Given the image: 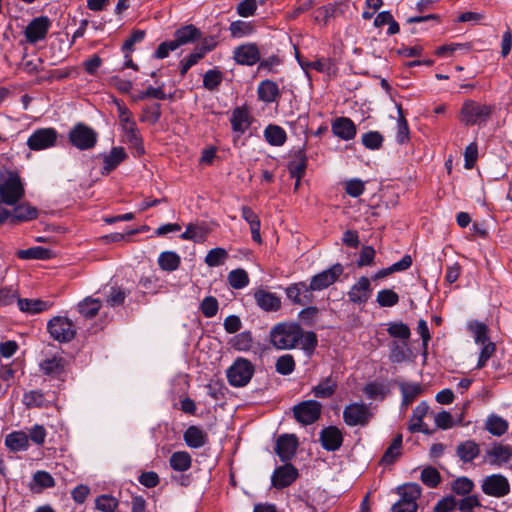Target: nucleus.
<instances>
[{
	"instance_id": "nucleus-1",
	"label": "nucleus",
	"mask_w": 512,
	"mask_h": 512,
	"mask_svg": "<svg viewBox=\"0 0 512 512\" xmlns=\"http://www.w3.org/2000/svg\"><path fill=\"white\" fill-rule=\"evenodd\" d=\"M272 345L281 350L300 346L307 353H312L317 344V336L312 331L304 332L296 322H283L275 325L270 331Z\"/></svg>"
},
{
	"instance_id": "nucleus-34",
	"label": "nucleus",
	"mask_w": 512,
	"mask_h": 512,
	"mask_svg": "<svg viewBox=\"0 0 512 512\" xmlns=\"http://www.w3.org/2000/svg\"><path fill=\"white\" fill-rule=\"evenodd\" d=\"M306 155L303 150H298L294 153L293 160L289 163V172L291 177L300 180L306 170Z\"/></svg>"
},
{
	"instance_id": "nucleus-40",
	"label": "nucleus",
	"mask_w": 512,
	"mask_h": 512,
	"mask_svg": "<svg viewBox=\"0 0 512 512\" xmlns=\"http://www.w3.org/2000/svg\"><path fill=\"white\" fill-rule=\"evenodd\" d=\"M402 434L398 433L393 439L390 446L385 451L381 462L384 464H392L401 454L402 447Z\"/></svg>"
},
{
	"instance_id": "nucleus-43",
	"label": "nucleus",
	"mask_w": 512,
	"mask_h": 512,
	"mask_svg": "<svg viewBox=\"0 0 512 512\" xmlns=\"http://www.w3.org/2000/svg\"><path fill=\"white\" fill-rule=\"evenodd\" d=\"M101 302L98 299L86 298L79 303V312L86 318H93L100 310Z\"/></svg>"
},
{
	"instance_id": "nucleus-42",
	"label": "nucleus",
	"mask_w": 512,
	"mask_h": 512,
	"mask_svg": "<svg viewBox=\"0 0 512 512\" xmlns=\"http://www.w3.org/2000/svg\"><path fill=\"white\" fill-rule=\"evenodd\" d=\"M180 257L172 251H165L159 255L158 264L162 270L174 271L180 265Z\"/></svg>"
},
{
	"instance_id": "nucleus-32",
	"label": "nucleus",
	"mask_w": 512,
	"mask_h": 512,
	"mask_svg": "<svg viewBox=\"0 0 512 512\" xmlns=\"http://www.w3.org/2000/svg\"><path fill=\"white\" fill-rule=\"evenodd\" d=\"M241 211H242L243 219L250 226L252 239L257 243H261V241H262L261 235H260L261 224H260L258 215L256 213H254V211L248 206H243Z\"/></svg>"
},
{
	"instance_id": "nucleus-7",
	"label": "nucleus",
	"mask_w": 512,
	"mask_h": 512,
	"mask_svg": "<svg viewBox=\"0 0 512 512\" xmlns=\"http://www.w3.org/2000/svg\"><path fill=\"white\" fill-rule=\"evenodd\" d=\"M373 413L370 408L364 403H351L343 410V420L348 426H366Z\"/></svg>"
},
{
	"instance_id": "nucleus-46",
	"label": "nucleus",
	"mask_w": 512,
	"mask_h": 512,
	"mask_svg": "<svg viewBox=\"0 0 512 512\" xmlns=\"http://www.w3.org/2000/svg\"><path fill=\"white\" fill-rule=\"evenodd\" d=\"M228 282L234 289H242L249 283V277L244 269H235L229 272Z\"/></svg>"
},
{
	"instance_id": "nucleus-20",
	"label": "nucleus",
	"mask_w": 512,
	"mask_h": 512,
	"mask_svg": "<svg viewBox=\"0 0 512 512\" xmlns=\"http://www.w3.org/2000/svg\"><path fill=\"white\" fill-rule=\"evenodd\" d=\"M511 449L498 443L493 444L485 453L484 461L491 465H502L511 457Z\"/></svg>"
},
{
	"instance_id": "nucleus-63",
	"label": "nucleus",
	"mask_w": 512,
	"mask_h": 512,
	"mask_svg": "<svg viewBox=\"0 0 512 512\" xmlns=\"http://www.w3.org/2000/svg\"><path fill=\"white\" fill-rule=\"evenodd\" d=\"M34 482L41 488H51L55 486V480L50 473L39 470L33 475Z\"/></svg>"
},
{
	"instance_id": "nucleus-39",
	"label": "nucleus",
	"mask_w": 512,
	"mask_h": 512,
	"mask_svg": "<svg viewBox=\"0 0 512 512\" xmlns=\"http://www.w3.org/2000/svg\"><path fill=\"white\" fill-rule=\"evenodd\" d=\"M191 462V456L186 451L174 452L169 459L171 468L180 472L188 470L191 467Z\"/></svg>"
},
{
	"instance_id": "nucleus-15",
	"label": "nucleus",
	"mask_w": 512,
	"mask_h": 512,
	"mask_svg": "<svg viewBox=\"0 0 512 512\" xmlns=\"http://www.w3.org/2000/svg\"><path fill=\"white\" fill-rule=\"evenodd\" d=\"M287 298L296 305L310 304L314 300L313 289L310 284L298 282L291 284L285 289Z\"/></svg>"
},
{
	"instance_id": "nucleus-55",
	"label": "nucleus",
	"mask_w": 512,
	"mask_h": 512,
	"mask_svg": "<svg viewBox=\"0 0 512 512\" xmlns=\"http://www.w3.org/2000/svg\"><path fill=\"white\" fill-rule=\"evenodd\" d=\"M160 117L161 105L159 103H154L143 108V116L140 118V121L156 124L160 120Z\"/></svg>"
},
{
	"instance_id": "nucleus-24",
	"label": "nucleus",
	"mask_w": 512,
	"mask_h": 512,
	"mask_svg": "<svg viewBox=\"0 0 512 512\" xmlns=\"http://www.w3.org/2000/svg\"><path fill=\"white\" fill-rule=\"evenodd\" d=\"M185 443L191 448H200L208 442L207 434L198 426H190L183 435Z\"/></svg>"
},
{
	"instance_id": "nucleus-44",
	"label": "nucleus",
	"mask_w": 512,
	"mask_h": 512,
	"mask_svg": "<svg viewBox=\"0 0 512 512\" xmlns=\"http://www.w3.org/2000/svg\"><path fill=\"white\" fill-rule=\"evenodd\" d=\"M388 334L393 338L407 341L411 336L410 328L403 322H390L387 328Z\"/></svg>"
},
{
	"instance_id": "nucleus-35",
	"label": "nucleus",
	"mask_w": 512,
	"mask_h": 512,
	"mask_svg": "<svg viewBox=\"0 0 512 512\" xmlns=\"http://www.w3.org/2000/svg\"><path fill=\"white\" fill-rule=\"evenodd\" d=\"M265 140L272 146H282L286 139V132L278 125H269L264 130Z\"/></svg>"
},
{
	"instance_id": "nucleus-59",
	"label": "nucleus",
	"mask_w": 512,
	"mask_h": 512,
	"mask_svg": "<svg viewBox=\"0 0 512 512\" xmlns=\"http://www.w3.org/2000/svg\"><path fill=\"white\" fill-rule=\"evenodd\" d=\"M469 330L473 333L476 343H488L487 326L483 323L474 321L469 324Z\"/></svg>"
},
{
	"instance_id": "nucleus-58",
	"label": "nucleus",
	"mask_w": 512,
	"mask_h": 512,
	"mask_svg": "<svg viewBox=\"0 0 512 512\" xmlns=\"http://www.w3.org/2000/svg\"><path fill=\"white\" fill-rule=\"evenodd\" d=\"M218 307V301L213 296L205 297L200 304V310L202 314L207 318L214 317L218 312Z\"/></svg>"
},
{
	"instance_id": "nucleus-52",
	"label": "nucleus",
	"mask_w": 512,
	"mask_h": 512,
	"mask_svg": "<svg viewBox=\"0 0 512 512\" xmlns=\"http://www.w3.org/2000/svg\"><path fill=\"white\" fill-rule=\"evenodd\" d=\"M420 478L425 485L431 488L436 487L441 480V476L438 470L431 466L425 467L422 470Z\"/></svg>"
},
{
	"instance_id": "nucleus-45",
	"label": "nucleus",
	"mask_w": 512,
	"mask_h": 512,
	"mask_svg": "<svg viewBox=\"0 0 512 512\" xmlns=\"http://www.w3.org/2000/svg\"><path fill=\"white\" fill-rule=\"evenodd\" d=\"M207 230L198 225H188L186 230L180 235L184 240H192L194 242H203L207 237Z\"/></svg>"
},
{
	"instance_id": "nucleus-8",
	"label": "nucleus",
	"mask_w": 512,
	"mask_h": 512,
	"mask_svg": "<svg viewBox=\"0 0 512 512\" xmlns=\"http://www.w3.org/2000/svg\"><path fill=\"white\" fill-rule=\"evenodd\" d=\"M58 132L54 128H39L27 139L30 150L40 151L53 147L56 144Z\"/></svg>"
},
{
	"instance_id": "nucleus-26",
	"label": "nucleus",
	"mask_w": 512,
	"mask_h": 512,
	"mask_svg": "<svg viewBox=\"0 0 512 512\" xmlns=\"http://www.w3.org/2000/svg\"><path fill=\"white\" fill-rule=\"evenodd\" d=\"M17 304L22 312L29 314H37L46 311L52 306V302L49 301L27 298H19Z\"/></svg>"
},
{
	"instance_id": "nucleus-21",
	"label": "nucleus",
	"mask_w": 512,
	"mask_h": 512,
	"mask_svg": "<svg viewBox=\"0 0 512 512\" xmlns=\"http://www.w3.org/2000/svg\"><path fill=\"white\" fill-rule=\"evenodd\" d=\"M332 132L343 140H351L356 135V126L353 121L346 117H340L333 121Z\"/></svg>"
},
{
	"instance_id": "nucleus-38",
	"label": "nucleus",
	"mask_w": 512,
	"mask_h": 512,
	"mask_svg": "<svg viewBox=\"0 0 512 512\" xmlns=\"http://www.w3.org/2000/svg\"><path fill=\"white\" fill-rule=\"evenodd\" d=\"M422 489L417 483H407L401 487H398V493L400 500L417 504V500L421 496Z\"/></svg>"
},
{
	"instance_id": "nucleus-54",
	"label": "nucleus",
	"mask_w": 512,
	"mask_h": 512,
	"mask_svg": "<svg viewBox=\"0 0 512 512\" xmlns=\"http://www.w3.org/2000/svg\"><path fill=\"white\" fill-rule=\"evenodd\" d=\"M383 140V136L378 131H369L362 135V144L370 150L379 149Z\"/></svg>"
},
{
	"instance_id": "nucleus-25",
	"label": "nucleus",
	"mask_w": 512,
	"mask_h": 512,
	"mask_svg": "<svg viewBox=\"0 0 512 512\" xmlns=\"http://www.w3.org/2000/svg\"><path fill=\"white\" fill-rule=\"evenodd\" d=\"M479 453V445L473 440L461 442L456 448V455L464 463L472 462L478 457Z\"/></svg>"
},
{
	"instance_id": "nucleus-10",
	"label": "nucleus",
	"mask_w": 512,
	"mask_h": 512,
	"mask_svg": "<svg viewBox=\"0 0 512 512\" xmlns=\"http://www.w3.org/2000/svg\"><path fill=\"white\" fill-rule=\"evenodd\" d=\"M344 268L340 263H336L330 268L314 275L310 281V289L321 291L334 284L343 274Z\"/></svg>"
},
{
	"instance_id": "nucleus-30",
	"label": "nucleus",
	"mask_w": 512,
	"mask_h": 512,
	"mask_svg": "<svg viewBox=\"0 0 512 512\" xmlns=\"http://www.w3.org/2000/svg\"><path fill=\"white\" fill-rule=\"evenodd\" d=\"M200 35V31L195 26L186 25L175 32V38L172 41L179 48L181 45L194 42Z\"/></svg>"
},
{
	"instance_id": "nucleus-60",
	"label": "nucleus",
	"mask_w": 512,
	"mask_h": 512,
	"mask_svg": "<svg viewBox=\"0 0 512 512\" xmlns=\"http://www.w3.org/2000/svg\"><path fill=\"white\" fill-rule=\"evenodd\" d=\"M399 118H398V131L396 140L399 144H404L409 139V128L407 121L402 113L401 106H398Z\"/></svg>"
},
{
	"instance_id": "nucleus-31",
	"label": "nucleus",
	"mask_w": 512,
	"mask_h": 512,
	"mask_svg": "<svg viewBox=\"0 0 512 512\" xmlns=\"http://www.w3.org/2000/svg\"><path fill=\"white\" fill-rule=\"evenodd\" d=\"M233 131L243 133L250 126L249 112L245 107H237L233 110L230 119Z\"/></svg>"
},
{
	"instance_id": "nucleus-13",
	"label": "nucleus",
	"mask_w": 512,
	"mask_h": 512,
	"mask_svg": "<svg viewBox=\"0 0 512 512\" xmlns=\"http://www.w3.org/2000/svg\"><path fill=\"white\" fill-rule=\"evenodd\" d=\"M50 26L51 21L47 16L34 18L25 28L26 41L30 44H35L45 39Z\"/></svg>"
},
{
	"instance_id": "nucleus-11",
	"label": "nucleus",
	"mask_w": 512,
	"mask_h": 512,
	"mask_svg": "<svg viewBox=\"0 0 512 512\" xmlns=\"http://www.w3.org/2000/svg\"><path fill=\"white\" fill-rule=\"evenodd\" d=\"M481 488L486 495L502 497L509 493L510 484L506 477L500 474H493L483 479Z\"/></svg>"
},
{
	"instance_id": "nucleus-62",
	"label": "nucleus",
	"mask_w": 512,
	"mask_h": 512,
	"mask_svg": "<svg viewBox=\"0 0 512 512\" xmlns=\"http://www.w3.org/2000/svg\"><path fill=\"white\" fill-rule=\"evenodd\" d=\"M365 190V184L360 179H351L345 183V191L351 197H359Z\"/></svg>"
},
{
	"instance_id": "nucleus-3",
	"label": "nucleus",
	"mask_w": 512,
	"mask_h": 512,
	"mask_svg": "<svg viewBox=\"0 0 512 512\" xmlns=\"http://www.w3.org/2000/svg\"><path fill=\"white\" fill-rule=\"evenodd\" d=\"M254 372V365L249 360L239 357L227 369L226 376L231 386L244 387L250 382Z\"/></svg>"
},
{
	"instance_id": "nucleus-50",
	"label": "nucleus",
	"mask_w": 512,
	"mask_h": 512,
	"mask_svg": "<svg viewBox=\"0 0 512 512\" xmlns=\"http://www.w3.org/2000/svg\"><path fill=\"white\" fill-rule=\"evenodd\" d=\"M253 343L252 335L249 331H244L240 334H237L231 340V345L235 350L238 351H247L251 348Z\"/></svg>"
},
{
	"instance_id": "nucleus-28",
	"label": "nucleus",
	"mask_w": 512,
	"mask_h": 512,
	"mask_svg": "<svg viewBox=\"0 0 512 512\" xmlns=\"http://www.w3.org/2000/svg\"><path fill=\"white\" fill-rule=\"evenodd\" d=\"M258 98L266 103H272L280 96L278 85L271 80L260 82L258 89Z\"/></svg>"
},
{
	"instance_id": "nucleus-36",
	"label": "nucleus",
	"mask_w": 512,
	"mask_h": 512,
	"mask_svg": "<svg viewBox=\"0 0 512 512\" xmlns=\"http://www.w3.org/2000/svg\"><path fill=\"white\" fill-rule=\"evenodd\" d=\"M399 389L402 394V405H410L422 392V388L418 383L401 382Z\"/></svg>"
},
{
	"instance_id": "nucleus-5",
	"label": "nucleus",
	"mask_w": 512,
	"mask_h": 512,
	"mask_svg": "<svg viewBox=\"0 0 512 512\" xmlns=\"http://www.w3.org/2000/svg\"><path fill=\"white\" fill-rule=\"evenodd\" d=\"M24 195V187L16 174H10L0 183V200L6 205L16 204Z\"/></svg>"
},
{
	"instance_id": "nucleus-29",
	"label": "nucleus",
	"mask_w": 512,
	"mask_h": 512,
	"mask_svg": "<svg viewBox=\"0 0 512 512\" xmlns=\"http://www.w3.org/2000/svg\"><path fill=\"white\" fill-rule=\"evenodd\" d=\"M127 158V154L122 147H113L109 154L104 156V167L102 174H108L114 170L122 161Z\"/></svg>"
},
{
	"instance_id": "nucleus-2",
	"label": "nucleus",
	"mask_w": 512,
	"mask_h": 512,
	"mask_svg": "<svg viewBox=\"0 0 512 512\" xmlns=\"http://www.w3.org/2000/svg\"><path fill=\"white\" fill-rule=\"evenodd\" d=\"M493 111L492 105L468 99L462 104L458 118L467 126L482 125L489 120Z\"/></svg>"
},
{
	"instance_id": "nucleus-17",
	"label": "nucleus",
	"mask_w": 512,
	"mask_h": 512,
	"mask_svg": "<svg viewBox=\"0 0 512 512\" xmlns=\"http://www.w3.org/2000/svg\"><path fill=\"white\" fill-rule=\"evenodd\" d=\"M372 294L370 280L363 276L348 291L349 301L354 304H364Z\"/></svg>"
},
{
	"instance_id": "nucleus-12",
	"label": "nucleus",
	"mask_w": 512,
	"mask_h": 512,
	"mask_svg": "<svg viewBox=\"0 0 512 512\" xmlns=\"http://www.w3.org/2000/svg\"><path fill=\"white\" fill-rule=\"evenodd\" d=\"M120 127L122 131V141L134 148L138 156L144 154L143 139L134 119L124 120L123 123H120Z\"/></svg>"
},
{
	"instance_id": "nucleus-4",
	"label": "nucleus",
	"mask_w": 512,
	"mask_h": 512,
	"mask_svg": "<svg viewBox=\"0 0 512 512\" xmlns=\"http://www.w3.org/2000/svg\"><path fill=\"white\" fill-rule=\"evenodd\" d=\"M47 331L53 340L68 343L75 338L76 326L67 317L55 316L47 322Z\"/></svg>"
},
{
	"instance_id": "nucleus-64",
	"label": "nucleus",
	"mask_w": 512,
	"mask_h": 512,
	"mask_svg": "<svg viewBox=\"0 0 512 512\" xmlns=\"http://www.w3.org/2000/svg\"><path fill=\"white\" fill-rule=\"evenodd\" d=\"M457 507V501L453 496H447L439 500L433 508V512H451Z\"/></svg>"
},
{
	"instance_id": "nucleus-41",
	"label": "nucleus",
	"mask_w": 512,
	"mask_h": 512,
	"mask_svg": "<svg viewBox=\"0 0 512 512\" xmlns=\"http://www.w3.org/2000/svg\"><path fill=\"white\" fill-rule=\"evenodd\" d=\"M17 256L20 259H38V260H45L49 259L52 256L51 250L47 248H43L40 246L31 247L25 250H19L17 252Z\"/></svg>"
},
{
	"instance_id": "nucleus-53",
	"label": "nucleus",
	"mask_w": 512,
	"mask_h": 512,
	"mask_svg": "<svg viewBox=\"0 0 512 512\" xmlns=\"http://www.w3.org/2000/svg\"><path fill=\"white\" fill-rule=\"evenodd\" d=\"M399 302V296L391 289H383L377 294V303L381 307H392Z\"/></svg>"
},
{
	"instance_id": "nucleus-23",
	"label": "nucleus",
	"mask_w": 512,
	"mask_h": 512,
	"mask_svg": "<svg viewBox=\"0 0 512 512\" xmlns=\"http://www.w3.org/2000/svg\"><path fill=\"white\" fill-rule=\"evenodd\" d=\"M257 305L265 311H277L281 306V301L274 293L265 290H258L254 293Z\"/></svg>"
},
{
	"instance_id": "nucleus-6",
	"label": "nucleus",
	"mask_w": 512,
	"mask_h": 512,
	"mask_svg": "<svg viewBox=\"0 0 512 512\" xmlns=\"http://www.w3.org/2000/svg\"><path fill=\"white\" fill-rule=\"evenodd\" d=\"M97 133L89 126L79 123L69 132V141L79 150L93 148L97 142Z\"/></svg>"
},
{
	"instance_id": "nucleus-51",
	"label": "nucleus",
	"mask_w": 512,
	"mask_h": 512,
	"mask_svg": "<svg viewBox=\"0 0 512 512\" xmlns=\"http://www.w3.org/2000/svg\"><path fill=\"white\" fill-rule=\"evenodd\" d=\"M276 371L282 375H289L295 369V361L292 355L285 354L280 356L275 365Z\"/></svg>"
},
{
	"instance_id": "nucleus-61",
	"label": "nucleus",
	"mask_w": 512,
	"mask_h": 512,
	"mask_svg": "<svg viewBox=\"0 0 512 512\" xmlns=\"http://www.w3.org/2000/svg\"><path fill=\"white\" fill-rule=\"evenodd\" d=\"M45 401L44 394L39 390H32L24 394L23 403L27 407H40Z\"/></svg>"
},
{
	"instance_id": "nucleus-9",
	"label": "nucleus",
	"mask_w": 512,
	"mask_h": 512,
	"mask_svg": "<svg viewBox=\"0 0 512 512\" xmlns=\"http://www.w3.org/2000/svg\"><path fill=\"white\" fill-rule=\"evenodd\" d=\"M322 406L318 401L306 400L293 407L296 420L303 425L316 422L321 415Z\"/></svg>"
},
{
	"instance_id": "nucleus-14",
	"label": "nucleus",
	"mask_w": 512,
	"mask_h": 512,
	"mask_svg": "<svg viewBox=\"0 0 512 512\" xmlns=\"http://www.w3.org/2000/svg\"><path fill=\"white\" fill-rule=\"evenodd\" d=\"M298 446V438L294 434H283L277 438L274 451L281 461L288 462L295 456Z\"/></svg>"
},
{
	"instance_id": "nucleus-48",
	"label": "nucleus",
	"mask_w": 512,
	"mask_h": 512,
	"mask_svg": "<svg viewBox=\"0 0 512 512\" xmlns=\"http://www.w3.org/2000/svg\"><path fill=\"white\" fill-rule=\"evenodd\" d=\"M228 257V253L225 249L217 247L214 249H211L206 257H205V263L209 267H217L222 264H224L225 260Z\"/></svg>"
},
{
	"instance_id": "nucleus-56",
	"label": "nucleus",
	"mask_w": 512,
	"mask_h": 512,
	"mask_svg": "<svg viewBox=\"0 0 512 512\" xmlns=\"http://www.w3.org/2000/svg\"><path fill=\"white\" fill-rule=\"evenodd\" d=\"M474 488V483L467 477H459L452 482L451 489L457 495L469 494Z\"/></svg>"
},
{
	"instance_id": "nucleus-33",
	"label": "nucleus",
	"mask_w": 512,
	"mask_h": 512,
	"mask_svg": "<svg viewBox=\"0 0 512 512\" xmlns=\"http://www.w3.org/2000/svg\"><path fill=\"white\" fill-rule=\"evenodd\" d=\"M336 389L337 381L332 376H328L313 387L312 393L316 398L325 399L333 396Z\"/></svg>"
},
{
	"instance_id": "nucleus-19",
	"label": "nucleus",
	"mask_w": 512,
	"mask_h": 512,
	"mask_svg": "<svg viewBox=\"0 0 512 512\" xmlns=\"http://www.w3.org/2000/svg\"><path fill=\"white\" fill-rule=\"evenodd\" d=\"M320 442L325 450L336 451L342 445L343 436L337 427L329 426L320 432Z\"/></svg>"
},
{
	"instance_id": "nucleus-57",
	"label": "nucleus",
	"mask_w": 512,
	"mask_h": 512,
	"mask_svg": "<svg viewBox=\"0 0 512 512\" xmlns=\"http://www.w3.org/2000/svg\"><path fill=\"white\" fill-rule=\"evenodd\" d=\"M96 508L102 512H114L118 501L111 495H100L95 501Z\"/></svg>"
},
{
	"instance_id": "nucleus-27",
	"label": "nucleus",
	"mask_w": 512,
	"mask_h": 512,
	"mask_svg": "<svg viewBox=\"0 0 512 512\" xmlns=\"http://www.w3.org/2000/svg\"><path fill=\"white\" fill-rule=\"evenodd\" d=\"M5 445L13 452L25 451L29 447L28 435L23 431H14L5 437Z\"/></svg>"
},
{
	"instance_id": "nucleus-22",
	"label": "nucleus",
	"mask_w": 512,
	"mask_h": 512,
	"mask_svg": "<svg viewBox=\"0 0 512 512\" xmlns=\"http://www.w3.org/2000/svg\"><path fill=\"white\" fill-rule=\"evenodd\" d=\"M37 217V208L28 203H23L16 206L13 212H10L8 220H10L12 224H16L19 222L31 221L33 219H36Z\"/></svg>"
},
{
	"instance_id": "nucleus-49",
	"label": "nucleus",
	"mask_w": 512,
	"mask_h": 512,
	"mask_svg": "<svg viewBox=\"0 0 512 512\" xmlns=\"http://www.w3.org/2000/svg\"><path fill=\"white\" fill-rule=\"evenodd\" d=\"M223 73L217 69L208 70L203 76V86L207 90L213 91L221 84Z\"/></svg>"
},
{
	"instance_id": "nucleus-47",
	"label": "nucleus",
	"mask_w": 512,
	"mask_h": 512,
	"mask_svg": "<svg viewBox=\"0 0 512 512\" xmlns=\"http://www.w3.org/2000/svg\"><path fill=\"white\" fill-rule=\"evenodd\" d=\"M486 429L493 435L501 436L508 429V422L498 416H490L486 421Z\"/></svg>"
},
{
	"instance_id": "nucleus-16",
	"label": "nucleus",
	"mask_w": 512,
	"mask_h": 512,
	"mask_svg": "<svg viewBox=\"0 0 512 512\" xmlns=\"http://www.w3.org/2000/svg\"><path fill=\"white\" fill-rule=\"evenodd\" d=\"M298 477V471L292 464H285L275 469L271 481L275 488L290 486Z\"/></svg>"
},
{
	"instance_id": "nucleus-18",
	"label": "nucleus",
	"mask_w": 512,
	"mask_h": 512,
	"mask_svg": "<svg viewBox=\"0 0 512 512\" xmlns=\"http://www.w3.org/2000/svg\"><path fill=\"white\" fill-rule=\"evenodd\" d=\"M233 54L235 61L240 65L252 66L260 60V51L253 43L236 47Z\"/></svg>"
},
{
	"instance_id": "nucleus-37",
	"label": "nucleus",
	"mask_w": 512,
	"mask_h": 512,
	"mask_svg": "<svg viewBox=\"0 0 512 512\" xmlns=\"http://www.w3.org/2000/svg\"><path fill=\"white\" fill-rule=\"evenodd\" d=\"M65 360L61 356H54L43 360L40 369L46 375H59L64 371Z\"/></svg>"
}]
</instances>
